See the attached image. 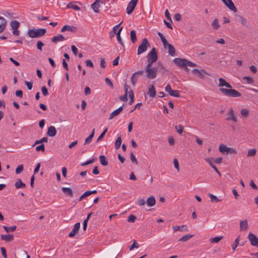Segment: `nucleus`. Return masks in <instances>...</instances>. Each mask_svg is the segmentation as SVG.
Listing matches in <instances>:
<instances>
[{
  "mask_svg": "<svg viewBox=\"0 0 258 258\" xmlns=\"http://www.w3.org/2000/svg\"><path fill=\"white\" fill-rule=\"evenodd\" d=\"M47 141H48V139L47 137H43V138H42L40 140H36L35 141L34 144L32 146L34 147L35 145L39 144H41L43 142H47Z\"/></svg>",
  "mask_w": 258,
  "mask_h": 258,
  "instance_id": "obj_39",
  "label": "nucleus"
},
{
  "mask_svg": "<svg viewBox=\"0 0 258 258\" xmlns=\"http://www.w3.org/2000/svg\"><path fill=\"white\" fill-rule=\"evenodd\" d=\"M80 227V223L79 222L76 223L74 225V227L72 231L69 233V236L70 237H74L76 233L79 231Z\"/></svg>",
  "mask_w": 258,
  "mask_h": 258,
  "instance_id": "obj_13",
  "label": "nucleus"
},
{
  "mask_svg": "<svg viewBox=\"0 0 258 258\" xmlns=\"http://www.w3.org/2000/svg\"><path fill=\"white\" fill-rule=\"evenodd\" d=\"M100 3L103 4V2L101 0H96L94 3L91 5V8L93 11L97 13H99V8Z\"/></svg>",
  "mask_w": 258,
  "mask_h": 258,
  "instance_id": "obj_12",
  "label": "nucleus"
},
{
  "mask_svg": "<svg viewBox=\"0 0 258 258\" xmlns=\"http://www.w3.org/2000/svg\"><path fill=\"white\" fill-rule=\"evenodd\" d=\"M209 196L210 198V201L212 202H219L221 201V200L219 199L216 196H215L212 194H209Z\"/></svg>",
  "mask_w": 258,
  "mask_h": 258,
  "instance_id": "obj_38",
  "label": "nucleus"
},
{
  "mask_svg": "<svg viewBox=\"0 0 258 258\" xmlns=\"http://www.w3.org/2000/svg\"><path fill=\"white\" fill-rule=\"evenodd\" d=\"M146 201L144 199H139L138 201V204L140 206H143L145 205Z\"/></svg>",
  "mask_w": 258,
  "mask_h": 258,
  "instance_id": "obj_63",
  "label": "nucleus"
},
{
  "mask_svg": "<svg viewBox=\"0 0 258 258\" xmlns=\"http://www.w3.org/2000/svg\"><path fill=\"white\" fill-rule=\"evenodd\" d=\"M99 159H100V163L103 165V166H107L108 165V161L106 159V158L105 156L104 155H100L99 156Z\"/></svg>",
  "mask_w": 258,
  "mask_h": 258,
  "instance_id": "obj_29",
  "label": "nucleus"
},
{
  "mask_svg": "<svg viewBox=\"0 0 258 258\" xmlns=\"http://www.w3.org/2000/svg\"><path fill=\"white\" fill-rule=\"evenodd\" d=\"M158 66H159V71L161 72L162 74H164L165 72H167L168 70L161 64V62L158 61Z\"/></svg>",
  "mask_w": 258,
  "mask_h": 258,
  "instance_id": "obj_45",
  "label": "nucleus"
},
{
  "mask_svg": "<svg viewBox=\"0 0 258 258\" xmlns=\"http://www.w3.org/2000/svg\"><path fill=\"white\" fill-rule=\"evenodd\" d=\"M256 152V151L255 149H250L248 151L247 156H254L255 155Z\"/></svg>",
  "mask_w": 258,
  "mask_h": 258,
  "instance_id": "obj_49",
  "label": "nucleus"
},
{
  "mask_svg": "<svg viewBox=\"0 0 258 258\" xmlns=\"http://www.w3.org/2000/svg\"><path fill=\"white\" fill-rule=\"evenodd\" d=\"M223 238V236H216L210 239V241L212 243H218Z\"/></svg>",
  "mask_w": 258,
  "mask_h": 258,
  "instance_id": "obj_36",
  "label": "nucleus"
},
{
  "mask_svg": "<svg viewBox=\"0 0 258 258\" xmlns=\"http://www.w3.org/2000/svg\"><path fill=\"white\" fill-rule=\"evenodd\" d=\"M173 229L174 231H187V226L185 225H183L181 226H173Z\"/></svg>",
  "mask_w": 258,
  "mask_h": 258,
  "instance_id": "obj_26",
  "label": "nucleus"
},
{
  "mask_svg": "<svg viewBox=\"0 0 258 258\" xmlns=\"http://www.w3.org/2000/svg\"><path fill=\"white\" fill-rule=\"evenodd\" d=\"M10 26L12 29H17L20 26V23L17 21H12L11 22Z\"/></svg>",
  "mask_w": 258,
  "mask_h": 258,
  "instance_id": "obj_34",
  "label": "nucleus"
},
{
  "mask_svg": "<svg viewBox=\"0 0 258 258\" xmlns=\"http://www.w3.org/2000/svg\"><path fill=\"white\" fill-rule=\"evenodd\" d=\"M150 47V44L147 39L143 38L141 44H140L138 47L137 50L138 55H140L145 52L147 50V48Z\"/></svg>",
  "mask_w": 258,
  "mask_h": 258,
  "instance_id": "obj_5",
  "label": "nucleus"
},
{
  "mask_svg": "<svg viewBox=\"0 0 258 258\" xmlns=\"http://www.w3.org/2000/svg\"><path fill=\"white\" fill-rule=\"evenodd\" d=\"M123 110V107L122 106L119 107L117 109L113 111L110 115L109 119H113L115 116L118 115Z\"/></svg>",
  "mask_w": 258,
  "mask_h": 258,
  "instance_id": "obj_18",
  "label": "nucleus"
},
{
  "mask_svg": "<svg viewBox=\"0 0 258 258\" xmlns=\"http://www.w3.org/2000/svg\"><path fill=\"white\" fill-rule=\"evenodd\" d=\"M158 35L160 37L165 48H167V46H168L169 43L166 40L165 37L161 32H158Z\"/></svg>",
  "mask_w": 258,
  "mask_h": 258,
  "instance_id": "obj_24",
  "label": "nucleus"
},
{
  "mask_svg": "<svg viewBox=\"0 0 258 258\" xmlns=\"http://www.w3.org/2000/svg\"><path fill=\"white\" fill-rule=\"evenodd\" d=\"M41 91H42L43 95L44 96H46L48 95L47 89L46 88V87L45 86H44L42 87Z\"/></svg>",
  "mask_w": 258,
  "mask_h": 258,
  "instance_id": "obj_57",
  "label": "nucleus"
},
{
  "mask_svg": "<svg viewBox=\"0 0 258 258\" xmlns=\"http://www.w3.org/2000/svg\"><path fill=\"white\" fill-rule=\"evenodd\" d=\"M56 134V130L54 126H50L48 127L47 132V135L49 137H54Z\"/></svg>",
  "mask_w": 258,
  "mask_h": 258,
  "instance_id": "obj_15",
  "label": "nucleus"
},
{
  "mask_svg": "<svg viewBox=\"0 0 258 258\" xmlns=\"http://www.w3.org/2000/svg\"><path fill=\"white\" fill-rule=\"evenodd\" d=\"M224 4L231 11L234 12H237V9L235 7L232 0H221Z\"/></svg>",
  "mask_w": 258,
  "mask_h": 258,
  "instance_id": "obj_11",
  "label": "nucleus"
},
{
  "mask_svg": "<svg viewBox=\"0 0 258 258\" xmlns=\"http://www.w3.org/2000/svg\"><path fill=\"white\" fill-rule=\"evenodd\" d=\"M96 160V159L95 158H93V159H91L90 160H88V161H86L85 162L82 163L81 164V165L83 166H86V165H89L90 164H91V163H93V162H94Z\"/></svg>",
  "mask_w": 258,
  "mask_h": 258,
  "instance_id": "obj_50",
  "label": "nucleus"
},
{
  "mask_svg": "<svg viewBox=\"0 0 258 258\" xmlns=\"http://www.w3.org/2000/svg\"><path fill=\"white\" fill-rule=\"evenodd\" d=\"M1 250L2 253L3 257L4 258H7V252H6V249H5V248L2 247L1 248Z\"/></svg>",
  "mask_w": 258,
  "mask_h": 258,
  "instance_id": "obj_64",
  "label": "nucleus"
},
{
  "mask_svg": "<svg viewBox=\"0 0 258 258\" xmlns=\"http://www.w3.org/2000/svg\"><path fill=\"white\" fill-rule=\"evenodd\" d=\"M17 227L16 226H13L12 227H8L7 226H3V228L5 229L6 232L9 233L14 231L16 229Z\"/></svg>",
  "mask_w": 258,
  "mask_h": 258,
  "instance_id": "obj_33",
  "label": "nucleus"
},
{
  "mask_svg": "<svg viewBox=\"0 0 258 258\" xmlns=\"http://www.w3.org/2000/svg\"><path fill=\"white\" fill-rule=\"evenodd\" d=\"M148 94L149 95L150 97L153 98L155 97L156 94V92L154 86L152 85L150 86V88L149 89Z\"/></svg>",
  "mask_w": 258,
  "mask_h": 258,
  "instance_id": "obj_23",
  "label": "nucleus"
},
{
  "mask_svg": "<svg viewBox=\"0 0 258 258\" xmlns=\"http://www.w3.org/2000/svg\"><path fill=\"white\" fill-rule=\"evenodd\" d=\"M243 80H246L247 81V83L248 84H252L253 83V79L249 76H245L243 77Z\"/></svg>",
  "mask_w": 258,
  "mask_h": 258,
  "instance_id": "obj_55",
  "label": "nucleus"
},
{
  "mask_svg": "<svg viewBox=\"0 0 258 258\" xmlns=\"http://www.w3.org/2000/svg\"><path fill=\"white\" fill-rule=\"evenodd\" d=\"M146 203H147V205L149 207L154 206L156 203V200H155V198L154 196H151L150 197H149L147 199V200L146 201Z\"/></svg>",
  "mask_w": 258,
  "mask_h": 258,
  "instance_id": "obj_21",
  "label": "nucleus"
},
{
  "mask_svg": "<svg viewBox=\"0 0 258 258\" xmlns=\"http://www.w3.org/2000/svg\"><path fill=\"white\" fill-rule=\"evenodd\" d=\"M130 159H131V161L133 163H135L136 165L138 164V162L133 152H131L130 154Z\"/></svg>",
  "mask_w": 258,
  "mask_h": 258,
  "instance_id": "obj_46",
  "label": "nucleus"
},
{
  "mask_svg": "<svg viewBox=\"0 0 258 258\" xmlns=\"http://www.w3.org/2000/svg\"><path fill=\"white\" fill-rule=\"evenodd\" d=\"M192 72L194 74H197L201 79H204L206 75H209V74L204 69L198 70L194 69L192 70Z\"/></svg>",
  "mask_w": 258,
  "mask_h": 258,
  "instance_id": "obj_9",
  "label": "nucleus"
},
{
  "mask_svg": "<svg viewBox=\"0 0 258 258\" xmlns=\"http://www.w3.org/2000/svg\"><path fill=\"white\" fill-rule=\"evenodd\" d=\"M121 144V138L120 137H118L116 140L115 143V147L116 149H118L120 148Z\"/></svg>",
  "mask_w": 258,
  "mask_h": 258,
  "instance_id": "obj_42",
  "label": "nucleus"
},
{
  "mask_svg": "<svg viewBox=\"0 0 258 258\" xmlns=\"http://www.w3.org/2000/svg\"><path fill=\"white\" fill-rule=\"evenodd\" d=\"M173 163H174L175 168L177 170V171H179V163H178V162L176 158L174 159Z\"/></svg>",
  "mask_w": 258,
  "mask_h": 258,
  "instance_id": "obj_61",
  "label": "nucleus"
},
{
  "mask_svg": "<svg viewBox=\"0 0 258 258\" xmlns=\"http://www.w3.org/2000/svg\"><path fill=\"white\" fill-rule=\"evenodd\" d=\"M36 150L37 151H41L42 152H44L45 151V147L44 144H41L36 148Z\"/></svg>",
  "mask_w": 258,
  "mask_h": 258,
  "instance_id": "obj_56",
  "label": "nucleus"
},
{
  "mask_svg": "<svg viewBox=\"0 0 258 258\" xmlns=\"http://www.w3.org/2000/svg\"><path fill=\"white\" fill-rule=\"evenodd\" d=\"M139 76L137 75H136L135 73H134L131 77V81L132 84L134 86H135L136 83H137L138 80Z\"/></svg>",
  "mask_w": 258,
  "mask_h": 258,
  "instance_id": "obj_40",
  "label": "nucleus"
},
{
  "mask_svg": "<svg viewBox=\"0 0 258 258\" xmlns=\"http://www.w3.org/2000/svg\"><path fill=\"white\" fill-rule=\"evenodd\" d=\"M212 26L213 28L215 30L218 29L220 27V25L219 24L218 20L217 18H215L212 23Z\"/></svg>",
  "mask_w": 258,
  "mask_h": 258,
  "instance_id": "obj_37",
  "label": "nucleus"
},
{
  "mask_svg": "<svg viewBox=\"0 0 258 258\" xmlns=\"http://www.w3.org/2000/svg\"><path fill=\"white\" fill-rule=\"evenodd\" d=\"M219 87H226L227 88H220L219 91L225 96L231 97H238L241 96L240 92L237 90L232 89V86L223 78L219 79Z\"/></svg>",
  "mask_w": 258,
  "mask_h": 258,
  "instance_id": "obj_1",
  "label": "nucleus"
},
{
  "mask_svg": "<svg viewBox=\"0 0 258 258\" xmlns=\"http://www.w3.org/2000/svg\"><path fill=\"white\" fill-rule=\"evenodd\" d=\"M248 238L252 246L258 247V238L254 234L250 232Z\"/></svg>",
  "mask_w": 258,
  "mask_h": 258,
  "instance_id": "obj_8",
  "label": "nucleus"
},
{
  "mask_svg": "<svg viewBox=\"0 0 258 258\" xmlns=\"http://www.w3.org/2000/svg\"><path fill=\"white\" fill-rule=\"evenodd\" d=\"M239 20L243 25L247 26V22L246 19H245L243 17H240Z\"/></svg>",
  "mask_w": 258,
  "mask_h": 258,
  "instance_id": "obj_60",
  "label": "nucleus"
},
{
  "mask_svg": "<svg viewBox=\"0 0 258 258\" xmlns=\"http://www.w3.org/2000/svg\"><path fill=\"white\" fill-rule=\"evenodd\" d=\"M1 237V240H5L7 242L11 241L14 239V236L13 234H7V235L2 234Z\"/></svg>",
  "mask_w": 258,
  "mask_h": 258,
  "instance_id": "obj_22",
  "label": "nucleus"
},
{
  "mask_svg": "<svg viewBox=\"0 0 258 258\" xmlns=\"http://www.w3.org/2000/svg\"><path fill=\"white\" fill-rule=\"evenodd\" d=\"M95 134V129L94 128L93 131H92V133L91 134L85 139V145L86 144H89L91 141L92 140Z\"/></svg>",
  "mask_w": 258,
  "mask_h": 258,
  "instance_id": "obj_28",
  "label": "nucleus"
},
{
  "mask_svg": "<svg viewBox=\"0 0 258 258\" xmlns=\"http://www.w3.org/2000/svg\"><path fill=\"white\" fill-rule=\"evenodd\" d=\"M148 64H152L158 60V53L155 48H153L147 55Z\"/></svg>",
  "mask_w": 258,
  "mask_h": 258,
  "instance_id": "obj_4",
  "label": "nucleus"
},
{
  "mask_svg": "<svg viewBox=\"0 0 258 258\" xmlns=\"http://www.w3.org/2000/svg\"><path fill=\"white\" fill-rule=\"evenodd\" d=\"M62 191L67 196L73 197L74 196L73 190L70 187H62L61 188Z\"/></svg>",
  "mask_w": 258,
  "mask_h": 258,
  "instance_id": "obj_16",
  "label": "nucleus"
},
{
  "mask_svg": "<svg viewBox=\"0 0 258 258\" xmlns=\"http://www.w3.org/2000/svg\"><path fill=\"white\" fill-rule=\"evenodd\" d=\"M249 111L247 109H242L240 111V114L243 117H247L249 115Z\"/></svg>",
  "mask_w": 258,
  "mask_h": 258,
  "instance_id": "obj_44",
  "label": "nucleus"
},
{
  "mask_svg": "<svg viewBox=\"0 0 258 258\" xmlns=\"http://www.w3.org/2000/svg\"><path fill=\"white\" fill-rule=\"evenodd\" d=\"M228 150H229V147H227L226 146H225L223 144L220 145L219 147V150L220 152H221V153L226 152L228 153Z\"/></svg>",
  "mask_w": 258,
  "mask_h": 258,
  "instance_id": "obj_35",
  "label": "nucleus"
},
{
  "mask_svg": "<svg viewBox=\"0 0 258 258\" xmlns=\"http://www.w3.org/2000/svg\"><path fill=\"white\" fill-rule=\"evenodd\" d=\"M89 196L90 195L89 194L88 191L87 190L85 191L82 195L80 196V197L79 199V201H81L83 199Z\"/></svg>",
  "mask_w": 258,
  "mask_h": 258,
  "instance_id": "obj_54",
  "label": "nucleus"
},
{
  "mask_svg": "<svg viewBox=\"0 0 258 258\" xmlns=\"http://www.w3.org/2000/svg\"><path fill=\"white\" fill-rule=\"evenodd\" d=\"M158 69L153 67L152 64H147L145 67L146 77L149 79H154L156 77Z\"/></svg>",
  "mask_w": 258,
  "mask_h": 258,
  "instance_id": "obj_2",
  "label": "nucleus"
},
{
  "mask_svg": "<svg viewBox=\"0 0 258 258\" xmlns=\"http://www.w3.org/2000/svg\"><path fill=\"white\" fill-rule=\"evenodd\" d=\"M131 35V40L133 43H135L137 41V38L136 36V32L135 30H132L130 32Z\"/></svg>",
  "mask_w": 258,
  "mask_h": 258,
  "instance_id": "obj_32",
  "label": "nucleus"
},
{
  "mask_svg": "<svg viewBox=\"0 0 258 258\" xmlns=\"http://www.w3.org/2000/svg\"><path fill=\"white\" fill-rule=\"evenodd\" d=\"M227 114L228 116L226 118L227 120L232 121L233 122L237 121V116L234 113L233 109L232 107L229 108V109L228 111Z\"/></svg>",
  "mask_w": 258,
  "mask_h": 258,
  "instance_id": "obj_6",
  "label": "nucleus"
},
{
  "mask_svg": "<svg viewBox=\"0 0 258 258\" xmlns=\"http://www.w3.org/2000/svg\"><path fill=\"white\" fill-rule=\"evenodd\" d=\"M239 236H238L234 241V243H233V244L232 245V248L233 250H235V249H236V248L237 247V246H238V244H239Z\"/></svg>",
  "mask_w": 258,
  "mask_h": 258,
  "instance_id": "obj_48",
  "label": "nucleus"
},
{
  "mask_svg": "<svg viewBox=\"0 0 258 258\" xmlns=\"http://www.w3.org/2000/svg\"><path fill=\"white\" fill-rule=\"evenodd\" d=\"M23 165H19L16 169V173L17 174H19L23 171Z\"/></svg>",
  "mask_w": 258,
  "mask_h": 258,
  "instance_id": "obj_59",
  "label": "nucleus"
},
{
  "mask_svg": "<svg viewBox=\"0 0 258 258\" xmlns=\"http://www.w3.org/2000/svg\"><path fill=\"white\" fill-rule=\"evenodd\" d=\"M85 63H86V65L87 67H91V68L94 67L93 63H92L91 60L90 59H87V60H86Z\"/></svg>",
  "mask_w": 258,
  "mask_h": 258,
  "instance_id": "obj_62",
  "label": "nucleus"
},
{
  "mask_svg": "<svg viewBox=\"0 0 258 258\" xmlns=\"http://www.w3.org/2000/svg\"><path fill=\"white\" fill-rule=\"evenodd\" d=\"M138 0H131L128 3L126 8V13L128 15L131 14L137 6Z\"/></svg>",
  "mask_w": 258,
  "mask_h": 258,
  "instance_id": "obj_7",
  "label": "nucleus"
},
{
  "mask_svg": "<svg viewBox=\"0 0 258 258\" xmlns=\"http://www.w3.org/2000/svg\"><path fill=\"white\" fill-rule=\"evenodd\" d=\"M136 219H137V217L136 216L133 215H130L128 217L127 221L129 222L134 223Z\"/></svg>",
  "mask_w": 258,
  "mask_h": 258,
  "instance_id": "obj_51",
  "label": "nucleus"
},
{
  "mask_svg": "<svg viewBox=\"0 0 258 258\" xmlns=\"http://www.w3.org/2000/svg\"><path fill=\"white\" fill-rule=\"evenodd\" d=\"M170 96L179 97H180L179 92L178 90H172L171 92L169 94Z\"/></svg>",
  "mask_w": 258,
  "mask_h": 258,
  "instance_id": "obj_47",
  "label": "nucleus"
},
{
  "mask_svg": "<svg viewBox=\"0 0 258 258\" xmlns=\"http://www.w3.org/2000/svg\"><path fill=\"white\" fill-rule=\"evenodd\" d=\"M129 98L130 99V100L129 101L128 104L130 105H131L132 104L134 101V93L133 90H130V91H129Z\"/></svg>",
  "mask_w": 258,
  "mask_h": 258,
  "instance_id": "obj_43",
  "label": "nucleus"
},
{
  "mask_svg": "<svg viewBox=\"0 0 258 258\" xmlns=\"http://www.w3.org/2000/svg\"><path fill=\"white\" fill-rule=\"evenodd\" d=\"M64 37L61 34H58L51 38V41L53 43H57L59 41H64Z\"/></svg>",
  "mask_w": 258,
  "mask_h": 258,
  "instance_id": "obj_20",
  "label": "nucleus"
},
{
  "mask_svg": "<svg viewBox=\"0 0 258 258\" xmlns=\"http://www.w3.org/2000/svg\"><path fill=\"white\" fill-rule=\"evenodd\" d=\"M46 32V29H33L28 31V36L32 38H39L43 36Z\"/></svg>",
  "mask_w": 258,
  "mask_h": 258,
  "instance_id": "obj_3",
  "label": "nucleus"
},
{
  "mask_svg": "<svg viewBox=\"0 0 258 258\" xmlns=\"http://www.w3.org/2000/svg\"><path fill=\"white\" fill-rule=\"evenodd\" d=\"M15 186L17 189H19L25 187L26 184L23 183L20 179H18L15 183Z\"/></svg>",
  "mask_w": 258,
  "mask_h": 258,
  "instance_id": "obj_27",
  "label": "nucleus"
},
{
  "mask_svg": "<svg viewBox=\"0 0 258 258\" xmlns=\"http://www.w3.org/2000/svg\"><path fill=\"white\" fill-rule=\"evenodd\" d=\"M248 228V222L247 220H244L240 221V230L245 231Z\"/></svg>",
  "mask_w": 258,
  "mask_h": 258,
  "instance_id": "obj_19",
  "label": "nucleus"
},
{
  "mask_svg": "<svg viewBox=\"0 0 258 258\" xmlns=\"http://www.w3.org/2000/svg\"><path fill=\"white\" fill-rule=\"evenodd\" d=\"M7 22L3 17L0 16V33L6 29Z\"/></svg>",
  "mask_w": 258,
  "mask_h": 258,
  "instance_id": "obj_17",
  "label": "nucleus"
},
{
  "mask_svg": "<svg viewBox=\"0 0 258 258\" xmlns=\"http://www.w3.org/2000/svg\"><path fill=\"white\" fill-rule=\"evenodd\" d=\"M68 9H72L76 11L80 10V8L75 4V2H71L69 3L67 6Z\"/></svg>",
  "mask_w": 258,
  "mask_h": 258,
  "instance_id": "obj_25",
  "label": "nucleus"
},
{
  "mask_svg": "<svg viewBox=\"0 0 258 258\" xmlns=\"http://www.w3.org/2000/svg\"><path fill=\"white\" fill-rule=\"evenodd\" d=\"M194 236V235H190L189 234H186L184 236H183L182 237H181L178 241H182V242H186L188 241L189 239H190L191 237Z\"/></svg>",
  "mask_w": 258,
  "mask_h": 258,
  "instance_id": "obj_31",
  "label": "nucleus"
},
{
  "mask_svg": "<svg viewBox=\"0 0 258 258\" xmlns=\"http://www.w3.org/2000/svg\"><path fill=\"white\" fill-rule=\"evenodd\" d=\"M183 126L181 124H179L178 125H176L175 126V129L179 134H181L183 133Z\"/></svg>",
  "mask_w": 258,
  "mask_h": 258,
  "instance_id": "obj_41",
  "label": "nucleus"
},
{
  "mask_svg": "<svg viewBox=\"0 0 258 258\" xmlns=\"http://www.w3.org/2000/svg\"><path fill=\"white\" fill-rule=\"evenodd\" d=\"M105 82L106 83V84L110 87L111 88H113V83L111 82V80H110V79L108 78H105Z\"/></svg>",
  "mask_w": 258,
  "mask_h": 258,
  "instance_id": "obj_53",
  "label": "nucleus"
},
{
  "mask_svg": "<svg viewBox=\"0 0 258 258\" xmlns=\"http://www.w3.org/2000/svg\"><path fill=\"white\" fill-rule=\"evenodd\" d=\"M139 247V245L138 244V243L137 242L136 240H134V242H133V244L130 247V250H132L134 248H138Z\"/></svg>",
  "mask_w": 258,
  "mask_h": 258,
  "instance_id": "obj_58",
  "label": "nucleus"
},
{
  "mask_svg": "<svg viewBox=\"0 0 258 258\" xmlns=\"http://www.w3.org/2000/svg\"><path fill=\"white\" fill-rule=\"evenodd\" d=\"M77 30V28L73 26H70V25H64L62 27V28L61 29V32H63L66 31L76 32Z\"/></svg>",
  "mask_w": 258,
  "mask_h": 258,
  "instance_id": "obj_14",
  "label": "nucleus"
},
{
  "mask_svg": "<svg viewBox=\"0 0 258 258\" xmlns=\"http://www.w3.org/2000/svg\"><path fill=\"white\" fill-rule=\"evenodd\" d=\"M167 48H168V53L171 56H174L175 55V49L174 46L171 44H169L167 46Z\"/></svg>",
  "mask_w": 258,
  "mask_h": 258,
  "instance_id": "obj_30",
  "label": "nucleus"
},
{
  "mask_svg": "<svg viewBox=\"0 0 258 258\" xmlns=\"http://www.w3.org/2000/svg\"><path fill=\"white\" fill-rule=\"evenodd\" d=\"M173 62L180 68H183L186 66L187 59L185 58H175L173 60Z\"/></svg>",
  "mask_w": 258,
  "mask_h": 258,
  "instance_id": "obj_10",
  "label": "nucleus"
},
{
  "mask_svg": "<svg viewBox=\"0 0 258 258\" xmlns=\"http://www.w3.org/2000/svg\"><path fill=\"white\" fill-rule=\"evenodd\" d=\"M44 45V43L41 41H38L37 42V48L40 51L42 50V47Z\"/></svg>",
  "mask_w": 258,
  "mask_h": 258,
  "instance_id": "obj_52",
  "label": "nucleus"
}]
</instances>
